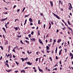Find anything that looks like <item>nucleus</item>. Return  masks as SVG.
I'll return each mask as SVG.
<instances>
[{"label":"nucleus","mask_w":73,"mask_h":73,"mask_svg":"<svg viewBox=\"0 0 73 73\" xmlns=\"http://www.w3.org/2000/svg\"><path fill=\"white\" fill-rule=\"evenodd\" d=\"M12 51L13 52H15V49H13V50H12Z\"/></svg>","instance_id":"obj_35"},{"label":"nucleus","mask_w":73,"mask_h":73,"mask_svg":"<svg viewBox=\"0 0 73 73\" xmlns=\"http://www.w3.org/2000/svg\"><path fill=\"white\" fill-rule=\"evenodd\" d=\"M16 7V5H15L13 7V8H15V7Z\"/></svg>","instance_id":"obj_46"},{"label":"nucleus","mask_w":73,"mask_h":73,"mask_svg":"<svg viewBox=\"0 0 73 73\" xmlns=\"http://www.w3.org/2000/svg\"><path fill=\"white\" fill-rule=\"evenodd\" d=\"M72 57H71V59H73V55L72 56H71Z\"/></svg>","instance_id":"obj_57"},{"label":"nucleus","mask_w":73,"mask_h":73,"mask_svg":"<svg viewBox=\"0 0 73 73\" xmlns=\"http://www.w3.org/2000/svg\"><path fill=\"white\" fill-rule=\"evenodd\" d=\"M57 47H56V50H55V53H57Z\"/></svg>","instance_id":"obj_16"},{"label":"nucleus","mask_w":73,"mask_h":73,"mask_svg":"<svg viewBox=\"0 0 73 73\" xmlns=\"http://www.w3.org/2000/svg\"><path fill=\"white\" fill-rule=\"evenodd\" d=\"M68 29H69L70 30H72V29H71V28H70V27H68Z\"/></svg>","instance_id":"obj_26"},{"label":"nucleus","mask_w":73,"mask_h":73,"mask_svg":"<svg viewBox=\"0 0 73 73\" xmlns=\"http://www.w3.org/2000/svg\"><path fill=\"white\" fill-rule=\"evenodd\" d=\"M21 60H22L23 62L25 60H24L25 59H23V58H21Z\"/></svg>","instance_id":"obj_21"},{"label":"nucleus","mask_w":73,"mask_h":73,"mask_svg":"<svg viewBox=\"0 0 73 73\" xmlns=\"http://www.w3.org/2000/svg\"><path fill=\"white\" fill-rule=\"evenodd\" d=\"M39 41L40 42V43L42 44V45L43 44L41 40V39H39Z\"/></svg>","instance_id":"obj_2"},{"label":"nucleus","mask_w":73,"mask_h":73,"mask_svg":"<svg viewBox=\"0 0 73 73\" xmlns=\"http://www.w3.org/2000/svg\"><path fill=\"white\" fill-rule=\"evenodd\" d=\"M38 60V58H36V61H37V60Z\"/></svg>","instance_id":"obj_43"},{"label":"nucleus","mask_w":73,"mask_h":73,"mask_svg":"<svg viewBox=\"0 0 73 73\" xmlns=\"http://www.w3.org/2000/svg\"><path fill=\"white\" fill-rule=\"evenodd\" d=\"M15 62L17 64H19V63L17 62V61H15Z\"/></svg>","instance_id":"obj_45"},{"label":"nucleus","mask_w":73,"mask_h":73,"mask_svg":"<svg viewBox=\"0 0 73 73\" xmlns=\"http://www.w3.org/2000/svg\"><path fill=\"white\" fill-rule=\"evenodd\" d=\"M50 52V51H48V50H47V51H46V52H47V53H49Z\"/></svg>","instance_id":"obj_41"},{"label":"nucleus","mask_w":73,"mask_h":73,"mask_svg":"<svg viewBox=\"0 0 73 73\" xmlns=\"http://www.w3.org/2000/svg\"><path fill=\"white\" fill-rule=\"evenodd\" d=\"M29 16V15H25V17H28Z\"/></svg>","instance_id":"obj_14"},{"label":"nucleus","mask_w":73,"mask_h":73,"mask_svg":"<svg viewBox=\"0 0 73 73\" xmlns=\"http://www.w3.org/2000/svg\"><path fill=\"white\" fill-rule=\"evenodd\" d=\"M48 36H49V35H48V34H47V36H46V37H48Z\"/></svg>","instance_id":"obj_54"},{"label":"nucleus","mask_w":73,"mask_h":73,"mask_svg":"<svg viewBox=\"0 0 73 73\" xmlns=\"http://www.w3.org/2000/svg\"><path fill=\"white\" fill-rule=\"evenodd\" d=\"M25 41L27 43L28 42V44H29V42L27 40H25Z\"/></svg>","instance_id":"obj_24"},{"label":"nucleus","mask_w":73,"mask_h":73,"mask_svg":"<svg viewBox=\"0 0 73 73\" xmlns=\"http://www.w3.org/2000/svg\"><path fill=\"white\" fill-rule=\"evenodd\" d=\"M33 25V23H30V25Z\"/></svg>","instance_id":"obj_52"},{"label":"nucleus","mask_w":73,"mask_h":73,"mask_svg":"<svg viewBox=\"0 0 73 73\" xmlns=\"http://www.w3.org/2000/svg\"><path fill=\"white\" fill-rule=\"evenodd\" d=\"M0 48H1L2 50H3V47L2 46H0Z\"/></svg>","instance_id":"obj_18"},{"label":"nucleus","mask_w":73,"mask_h":73,"mask_svg":"<svg viewBox=\"0 0 73 73\" xmlns=\"http://www.w3.org/2000/svg\"><path fill=\"white\" fill-rule=\"evenodd\" d=\"M49 59H50V60L51 61H52V58L51 57H50Z\"/></svg>","instance_id":"obj_20"},{"label":"nucleus","mask_w":73,"mask_h":73,"mask_svg":"<svg viewBox=\"0 0 73 73\" xmlns=\"http://www.w3.org/2000/svg\"><path fill=\"white\" fill-rule=\"evenodd\" d=\"M56 40H55V39H54V42H56Z\"/></svg>","instance_id":"obj_62"},{"label":"nucleus","mask_w":73,"mask_h":73,"mask_svg":"<svg viewBox=\"0 0 73 73\" xmlns=\"http://www.w3.org/2000/svg\"><path fill=\"white\" fill-rule=\"evenodd\" d=\"M27 68H28V67H26L25 68V69H27Z\"/></svg>","instance_id":"obj_55"},{"label":"nucleus","mask_w":73,"mask_h":73,"mask_svg":"<svg viewBox=\"0 0 73 73\" xmlns=\"http://www.w3.org/2000/svg\"><path fill=\"white\" fill-rule=\"evenodd\" d=\"M64 50H65V52L66 53V52H67V51H66L67 49H66V48H65V49H64Z\"/></svg>","instance_id":"obj_49"},{"label":"nucleus","mask_w":73,"mask_h":73,"mask_svg":"<svg viewBox=\"0 0 73 73\" xmlns=\"http://www.w3.org/2000/svg\"><path fill=\"white\" fill-rule=\"evenodd\" d=\"M65 25L66 26V27H68V25H67V24H66V23H64Z\"/></svg>","instance_id":"obj_25"},{"label":"nucleus","mask_w":73,"mask_h":73,"mask_svg":"<svg viewBox=\"0 0 73 73\" xmlns=\"http://www.w3.org/2000/svg\"><path fill=\"white\" fill-rule=\"evenodd\" d=\"M48 46H50V44H48Z\"/></svg>","instance_id":"obj_63"},{"label":"nucleus","mask_w":73,"mask_h":73,"mask_svg":"<svg viewBox=\"0 0 73 73\" xmlns=\"http://www.w3.org/2000/svg\"><path fill=\"white\" fill-rule=\"evenodd\" d=\"M57 70V69L56 68H55L53 70Z\"/></svg>","instance_id":"obj_30"},{"label":"nucleus","mask_w":73,"mask_h":73,"mask_svg":"<svg viewBox=\"0 0 73 73\" xmlns=\"http://www.w3.org/2000/svg\"><path fill=\"white\" fill-rule=\"evenodd\" d=\"M50 42H52V38H50Z\"/></svg>","instance_id":"obj_58"},{"label":"nucleus","mask_w":73,"mask_h":73,"mask_svg":"<svg viewBox=\"0 0 73 73\" xmlns=\"http://www.w3.org/2000/svg\"><path fill=\"white\" fill-rule=\"evenodd\" d=\"M40 20H38V24H41V23H40Z\"/></svg>","instance_id":"obj_34"},{"label":"nucleus","mask_w":73,"mask_h":73,"mask_svg":"<svg viewBox=\"0 0 73 73\" xmlns=\"http://www.w3.org/2000/svg\"><path fill=\"white\" fill-rule=\"evenodd\" d=\"M20 42H21V43L22 44H24V43H23V42H22V40H20Z\"/></svg>","instance_id":"obj_19"},{"label":"nucleus","mask_w":73,"mask_h":73,"mask_svg":"<svg viewBox=\"0 0 73 73\" xmlns=\"http://www.w3.org/2000/svg\"><path fill=\"white\" fill-rule=\"evenodd\" d=\"M50 3L51 7H53V1H50Z\"/></svg>","instance_id":"obj_3"},{"label":"nucleus","mask_w":73,"mask_h":73,"mask_svg":"<svg viewBox=\"0 0 73 73\" xmlns=\"http://www.w3.org/2000/svg\"><path fill=\"white\" fill-rule=\"evenodd\" d=\"M13 58H15V57H16V56H15L14 55H13Z\"/></svg>","instance_id":"obj_44"},{"label":"nucleus","mask_w":73,"mask_h":73,"mask_svg":"<svg viewBox=\"0 0 73 73\" xmlns=\"http://www.w3.org/2000/svg\"><path fill=\"white\" fill-rule=\"evenodd\" d=\"M7 19V17L6 18H5L4 19H2L1 20V21H5V20H6Z\"/></svg>","instance_id":"obj_4"},{"label":"nucleus","mask_w":73,"mask_h":73,"mask_svg":"<svg viewBox=\"0 0 73 73\" xmlns=\"http://www.w3.org/2000/svg\"><path fill=\"white\" fill-rule=\"evenodd\" d=\"M19 71L18 70H16L15 71V72H16L15 73H17V72H18Z\"/></svg>","instance_id":"obj_40"},{"label":"nucleus","mask_w":73,"mask_h":73,"mask_svg":"<svg viewBox=\"0 0 73 73\" xmlns=\"http://www.w3.org/2000/svg\"><path fill=\"white\" fill-rule=\"evenodd\" d=\"M11 70H8V71H7V72H11Z\"/></svg>","instance_id":"obj_23"},{"label":"nucleus","mask_w":73,"mask_h":73,"mask_svg":"<svg viewBox=\"0 0 73 73\" xmlns=\"http://www.w3.org/2000/svg\"><path fill=\"white\" fill-rule=\"evenodd\" d=\"M67 22L68 23V25H71V24L70 23V22H69V21H67Z\"/></svg>","instance_id":"obj_12"},{"label":"nucleus","mask_w":73,"mask_h":73,"mask_svg":"<svg viewBox=\"0 0 73 73\" xmlns=\"http://www.w3.org/2000/svg\"><path fill=\"white\" fill-rule=\"evenodd\" d=\"M27 52L28 53H29V54H30V53H29L28 51H27Z\"/></svg>","instance_id":"obj_60"},{"label":"nucleus","mask_w":73,"mask_h":73,"mask_svg":"<svg viewBox=\"0 0 73 73\" xmlns=\"http://www.w3.org/2000/svg\"><path fill=\"white\" fill-rule=\"evenodd\" d=\"M61 52H59V55H61Z\"/></svg>","instance_id":"obj_64"},{"label":"nucleus","mask_w":73,"mask_h":73,"mask_svg":"<svg viewBox=\"0 0 73 73\" xmlns=\"http://www.w3.org/2000/svg\"><path fill=\"white\" fill-rule=\"evenodd\" d=\"M68 4L70 5V7L71 8H72V5L71 4V3H69Z\"/></svg>","instance_id":"obj_11"},{"label":"nucleus","mask_w":73,"mask_h":73,"mask_svg":"<svg viewBox=\"0 0 73 73\" xmlns=\"http://www.w3.org/2000/svg\"><path fill=\"white\" fill-rule=\"evenodd\" d=\"M9 56H10V54H8L7 55V58H8V57H9Z\"/></svg>","instance_id":"obj_48"},{"label":"nucleus","mask_w":73,"mask_h":73,"mask_svg":"<svg viewBox=\"0 0 73 73\" xmlns=\"http://www.w3.org/2000/svg\"><path fill=\"white\" fill-rule=\"evenodd\" d=\"M70 56H73V54H72V53H70Z\"/></svg>","instance_id":"obj_17"},{"label":"nucleus","mask_w":73,"mask_h":73,"mask_svg":"<svg viewBox=\"0 0 73 73\" xmlns=\"http://www.w3.org/2000/svg\"><path fill=\"white\" fill-rule=\"evenodd\" d=\"M39 71L40 72H41L42 73V72H43V70H42V69H40L39 70Z\"/></svg>","instance_id":"obj_7"},{"label":"nucleus","mask_w":73,"mask_h":73,"mask_svg":"<svg viewBox=\"0 0 73 73\" xmlns=\"http://www.w3.org/2000/svg\"><path fill=\"white\" fill-rule=\"evenodd\" d=\"M52 14H53V15L54 16H55V17H56V18H57L58 19H60V17H58V16L57 15L55 14L54 13H52Z\"/></svg>","instance_id":"obj_1"},{"label":"nucleus","mask_w":73,"mask_h":73,"mask_svg":"<svg viewBox=\"0 0 73 73\" xmlns=\"http://www.w3.org/2000/svg\"><path fill=\"white\" fill-rule=\"evenodd\" d=\"M68 9L70 11L71 10V8H70V6H69V7L68 8Z\"/></svg>","instance_id":"obj_22"},{"label":"nucleus","mask_w":73,"mask_h":73,"mask_svg":"<svg viewBox=\"0 0 73 73\" xmlns=\"http://www.w3.org/2000/svg\"><path fill=\"white\" fill-rule=\"evenodd\" d=\"M25 7H24L23 8V10L22 11V12H24V10H25Z\"/></svg>","instance_id":"obj_10"},{"label":"nucleus","mask_w":73,"mask_h":73,"mask_svg":"<svg viewBox=\"0 0 73 73\" xmlns=\"http://www.w3.org/2000/svg\"><path fill=\"white\" fill-rule=\"evenodd\" d=\"M59 63L60 64H61V61H60Z\"/></svg>","instance_id":"obj_56"},{"label":"nucleus","mask_w":73,"mask_h":73,"mask_svg":"<svg viewBox=\"0 0 73 73\" xmlns=\"http://www.w3.org/2000/svg\"><path fill=\"white\" fill-rule=\"evenodd\" d=\"M62 21L64 23H65V21H64L63 19H62Z\"/></svg>","instance_id":"obj_38"},{"label":"nucleus","mask_w":73,"mask_h":73,"mask_svg":"<svg viewBox=\"0 0 73 73\" xmlns=\"http://www.w3.org/2000/svg\"><path fill=\"white\" fill-rule=\"evenodd\" d=\"M27 59H28V58H25V59H24V60H26V61L27 60Z\"/></svg>","instance_id":"obj_47"},{"label":"nucleus","mask_w":73,"mask_h":73,"mask_svg":"<svg viewBox=\"0 0 73 73\" xmlns=\"http://www.w3.org/2000/svg\"><path fill=\"white\" fill-rule=\"evenodd\" d=\"M27 64H32V63H30V62H27Z\"/></svg>","instance_id":"obj_13"},{"label":"nucleus","mask_w":73,"mask_h":73,"mask_svg":"<svg viewBox=\"0 0 73 73\" xmlns=\"http://www.w3.org/2000/svg\"><path fill=\"white\" fill-rule=\"evenodd\" d=\"M14 28H15V30L16 31H17V30L18 29H17V27H14Z\"/></svg>","instance_id":"obj_31"},{"label":"nucleus","mask_w":73,"mask_h":73,"mask_svg":"<svg viewBox=\"0 0 73 73\" xmlns=\"http://www.w3.org/2000/svg\"><path fill=\"white\" fill-rule=\"evenodd\" d=\"M20 11V9H18L17 10V12H19Z\"/></svg>","instance_id":"obj_36"},{"label":"nucleus","mask_w":73,"mask_h":73,"mask_svg":"<svg viewBox=\"0 0 73 73\" xmlns=\"http://www.w3.org/2000/svg\"><path fill=\"white\" fill-rule=\"evenodd\" d=\"M34 33V32L33 31H32L31 33V35H33Z\"/></svg>","instance_id":"obj_32"},{"label":"nucleus","mask_w":73,"mask_h":73,"mask_svg":"<svg viewBox=\"0 0 73 73\" xmlns=\"http://www.w3.org/2000/svg\"><path fill=\"white\" fill-rule=\"evenodd\" d=\"M2 29H3V30H4V31H5V33H6V31H5V28H4V27H3L2 28Z\"/></svg>","instance_id":"obj_9"},{"label":"nucleus","mask_w":73,"mask_h":73,"mask_svg":"<svg viewBox=\"0 0 73 73\" xmlns=\"http://www.w3.org/2000/svg\"><path fill=\"white\" fill-rule=\"evenodd\" d=\"M16 20H17V21H19V19H15V22H16Z\"/></svg>","instance_id":"obj_39"},{"label":"nucleus","mask_w":73,"mask_h":73,"mask_svg":"<svg viewBox=\"0 0 73 73\" xmlns=\"http://www.w3.org/2000/svg\"><path fill=\"white\" fill-rule=\"evenodd\" d=\"M29 21H30V23H31V22L32 23L33 22V21L32 19H31V18L29 19Z\"/></svg>","instance_id":"obj_5"},{"label":"nucleus","mask_w":73,"mask_h":73,"mask_svg":"<svg viewBox=\"0 0 73 73\" xmlns=\"http://www.w3.org/2000/svg\"><path fill=\"white\" fill-rule=\"evenodd\" d=\"M40 35V32H39V31H38V35L39 36Z\"/></svg>","instance_id":"obj_53"},{"label":"nucleus","mask_w":73,"mask_h":73,"mask_svg":"<svg viewBox=\"0 0 73 73\" xmlns=\"http://www.w3.org/2000/svg\"><path fill=\"white\" fill-rule=\"evenodd\" d=\"M46 49H47V50H49V47L48 46H46Z\"/></svg>","instance_id":"obj_8"},{"label":"nucleus","mask_w":73,"mask_h":73,"mask_svg":"<svg viewBox=\"0 0 73 73\" xmlns=\"http://www.w3.org/2000/svg\"><path fill=\"white\" fill-rule=\"evenodd\" d=\"M29 37L30 38H31V34H29Z\"/></svg>","instance_id":"obj_28"},{"label":"nucleus","mask_w":73,"mask_h":73,"mask_svg":"<svg viewBox=\"0 0 73 73\" xmlns=\"http://www.w3.org/2000/svg\"><path fill=\"white\" fill-rule=\"evenodd\" d=\"M45 27V24H44L43 27L44 28Z\"/></svg>","instance_id":"obj_51"},{"label":"nucleus","mask_w":73,"mask_h":73,"mask_svg":"<svg viewBox=\"0 0 73 73\" xmlns=\"http://www.w3.org/2000/svg\"><path fill=\"white\" fill-rule=\"evenodd\" d=\"M60 41H61V39H59L57 42H58V43H59V42H60Z\"/></svg>","instance_id":"obj_15"},{"label":"nucleus","mask_w":73,"mask_h":73,"mask_svg":"<svg viewBox=\"0 0 73 73\" xmlns=\"http://www.w3.org/2000/svg\"><path fill=\"white\" fill-rule=\"evenodd\" d=\"M23 73H25V70H21V72L23 73Z\"/></svg>","instance_id":"obj_6"},{"label":"nucleus","mask_w":73,"mask_h":73,"mask_svg":"<svg viewBox=\"0 0 73 73\" xmlns=\"http://www.w3.org/2000/svg\"><path fill=\"white\" fill-rule=\"evenodd\" d=\"M0 59L1 60V59H2V56H1Z\"/></svg>","instance_id":"obj_59"},{"label":"nucleus","mask_w":73,"mask_h":73,"mask_svg":"<svg viewBox=\"0 0 73 73\" xmlns=\"http://www.w3.org/2000/svg\"><path fill=\"white\" fill-rule=\"evenodd\" d=\"M32 41H33L35 40V38H33L31 39Z\"/></svg>","instance_id":"obj_29"},{"label":"nucleus","mask_w":73,"mask_h":73,"mask_svg":"<svg viewBox=\"0 0 73 73\" xmlns=\"http://www.w3.org/2000/svg\"><path fill=\"white\" fill-rule=\"evenodd\" d=\"M6 65H7V66L8 68H9V65H8V64H6Z\"/></svg>","instance_id":"obj_33"},{"label":"nucleus","mask_w":73,"mask_h":73,"mask_svg":"<svg viewBox=\"0 0 73 73\" xmlns=\"http://www.w3.org/2000/svg\"><path fill=\"white\" fill-rule=\"evenodd\" d=\"M50 28H51V26H50V27H48V29H49Z\"/></svg>","instance_id":"obj_50"},{"label":"nucleus","mask_w":73,"mask_h":73,"mask_svg":"<svg viewBox=\"0 0 73 73\" xmlns=\"http://www.w3.org/2000/svg\"><path fill=\"white\" fill-rule=\"evenodd\" d=\"M51 24H52V25H53V22L51 21Z\"/></svg>","instance_id":"obj_42"},{"label":"nucleus","mask_w":73,"mask_h":73,"mask_svg":"<svg viewBox=\"0 0 73 73\" xmlns=\"http://www.w3.org/2000/svg\"><path fill=\"white\" fill-rule=\"evenodd\" d=\"M33 69H35V70H36V68L35 67H33Z\"/></svg>","instance_id":"obj_61"},{"label":"nucleus","mask_w":73,"mask_h":73,"mask_svg":"<svg viewBox=\"0 0 73 73\" xmlns=\"http://www.w3.org/2000/svg\"><path fill=\"white\" fill-rule=\"evenodd\" d=\"M5 27L6 28H8V27H7V24L5 23Z\"/></svg>","instance_id":"obj_27"},{"label":"nucleus","mask_w":73,"mask_h":73,"mask_svg":"<svg viewBox=\"0 0 73 73\" xmlns=\"http://www.w3.org/2000/svg\"><path fill=\"white\" fill-rule=\"evenodd\" d=\"M58 58L57 57V56H56V60H57L58 59Z\"/></svg>","instance_id":"obj_37"}]
</instances>
